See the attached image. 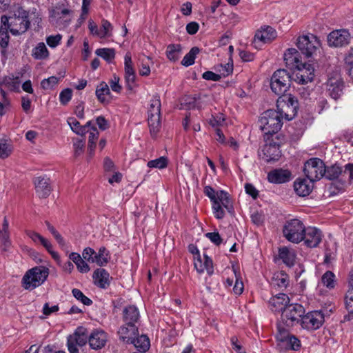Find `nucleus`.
I'll list each match as a JSON object with an SVG mask.
<instances>
[{
    "label": "nucleus",
    "mask_w": 353,
    "mask_h": 353,
    "mask_svg": "<svg viewBox=\"0 0 353 353\" xmlns=\"http://www.w3.org/2000/svg\"><path fill=\"white\" fill-rule=\"evenodd\" d=\"M276 105L278 110H266L260 118V127L265 134L276 133L283 125V117L290 121L296 114L297 101L293 97H279Z\"/></svg>",
    "instance_id": "1"
},
{
    "label": "nucleus",
    "mask_w": 353,
    "mask_h": 353,
    "mask_svg": "<svg viewBox=\"0 0 353 353\" xmlns=\"http://www.w3.org/2000/svg\"><path fill=\"white\" fill-rule=\"evenodd\" d=\"M1 23L7 26L13 35H19L27 31L30 22L28 19V12L19 5H15L12 10V15L1 16Z\"/></svg>",
    "instance_id": "2"
},
{
    "label": "nucleus",
    "mask_w": 353,
    "mask_h": 353,
    "mask_svg": "<svg viewBox=\"0 0 353 353\" xmlns=\"http://www.w3.org/2000/svg\"><path fill=\"white\" fill-rule=\"evenodd\" d=\"M203 192L210 199L213 214L217 219H222L224 217V209L230 213L232 212V202L227 192L216 191L211 186L206 185L204 187Z\"/></svg>",
    "instance_id": "3"
},
{
    "label": "nucleus",
    "mask_w": 353,
    "mask_h": 353,
    "mask_svg": "<svg viewBox=\"0 0 353 353\" xmlns=\"http://www.w3.org/2000/svg\"><path fill=\"white\" fill-rule=\"evenodd\" d=\"M49 269L43 265L36 266L28 270L22 279L23 287L32 290L41 285L48 277Z\"/></svg>",
    "instance_id": "4"
},
{
    "label": "nucleus",
    "mask_w": 353,
    "mask_h": 353,
    "mask_svg": "<svg viewBox=\"0 0 353 353\" xmlns=\"http://www.w3.org/2000/svg\"><path fill=\"white\" fill-rule=\"evenodd\" d=\"M304 232H305V225L297 219L286 221L283 228L285 238L293 243H299L303 241Z\"/></svg>",
    "instance_id": "5"
},
{
    "label": "nucleus",
    "mask_w": 353,
    "mask_h": 353,
    "mask_svg": "<svg viewBox=\"0 0 353 353\" xmlns=\"http://www.w3.org/2000/svg\"><path fill=\"white\" fill-rule=\"evenodd\" d=\"M291 80L292 77L287 70L284 69L276 70L271 78L270 86L272 92L280 97L286 96L284 94L289 89ZM288 96L292 97L291 94Z\"/></svg>",
    "instance_id": "6"
},
{
    "label": "nucleus",
    "mask_w": 353,
    "mask_h": 353,
    "mask_svg": "<svg viewBox=\"0 0 353 353\" xmlns=\"http://www.w3.org/2000/svg\"><path fill=\"white\" fill-rule=\"evenodd\" d=\"M73 14L70 6H57L50 12V19L57 27L65 28L70 23Z\"/></svg>",
    "instance_id": "7"
},
{
    "label": "nucleus",
    "mask_w": 353,
    "mask_h": 353,
    "mask_svg": "<svg viewBox=\"0 0 353 353\" xmlns=\"http://www.w3.org/2000/svg\"><path fill=\"white\" fill-rule=\"evenodd\" d=\"M303 171L306 177L312 181L319 180L326 173L324 163L319 158L309 159L304 165Z\"/></svg>",
    "instance_id": "8"
},
{
    "label": "nucleus",
    "mask_w": 353,
    "mask_h": 353,
    "mask_svg": "<svg viewBox=\"0 0 353 353\" xmlns=\"http://www.w3.org/2000/svg\"><path fill=\"white\" fill-rule=\"evenodd\" d=\"M88 341V333L86 328L78 327L72 334L68 337L67 346L70 353H79L78 347H82Z\"/></svg>",
    "instance_id": "9"
},
{
    "label": "nucleus",
    "mask_w": 353,
    "mask_h": 353,
    "mask_svg": "<svg viewBox=\"0 0 353 353\" xmlns=\"http://www.w3.org/2000/svg\"><path fill=\"white\" fill-rule=\"evenodd\" d=\"M296 46L306 57H311L321 46L319 39L312 34L303 35L297 39Z\"/></svg>",
    "instance_id": "10"
},
{
    "label": "nucleus",
    "mask_w": 353,
    "mask_h": 353,
    "mask_svg": "<svg viewBox=\"0 0 353 353\" xmlns=\"http://www.w3.org/2000/svg\"><path fill=\"white\" fill-rule=\"evenodd\" d=\"M304 313L303 307L298 303L289 304L281 313V321L287 327L292 326L298 322Z\"/></svg>",
    "instance_id": "11"
},
{
    "label": "nucleus",
    "mask_w": 353,
    "mask_h": 353,
    "mask_svg": "<svg viewBox=\"0 0 353 353\" xmlns=\"http://www.w3.org/2000/svg\"><path fill=\"white\" fill-rule=\"evenodd\" d=\"M324 321L323 312L321 310H314L302 316L301 325L305 330H315L321 327Z\"/></svg>",
    "instance_id": "12"
},
{
    "label": "nucleus",
    "mask_w": 353,
    "mask_h": 353,
    "mask_svg": "<svg viewBox=\"0 0 353 353\" xmlns=\"http://www.w3.org/2000/svg\"><path fill=\"white\" fill-rule=\"evenodd\" d=\"M294 70L292 79L298 83L304 85L313 80L314 69L311 64L304 61Z\"/></svg>",
    "instance_id": "13"
},
{
    "label": "nucleus",
    "mask_w": 353,
    "mask_h": 353,
    "mask_svg": "<svg viewBox=\"0 0 353 353\" xmlns=\"http://www.w3.org/2000/svg\"><path fill=\"white\" fill-rule=\"evenodd\" d=\"M88 29L93 36L97 37L99 39H108L112 37L113 27L106 19L101 21L100 28L92 19H90L88 21Z\"/></svg>",
    "instance_id": "14"
},
{
    "label": "nucleus",
    "mask_w": 353,
    "mask_h": 353,
    "mask_svg": "<svg viewBox=\"0 0 353 353\" xmlns=\"http://www.w3.org/2000/svg\"><path fill=\"white\" fill-rule=\"evenodd\" d=\"M26 234L36 244L42 245L47 252L51 255L53 259L59 261L60 259L58 252L53 250V245L52 243L47 239L44 238L38 232L33 230H26Z\"/></svg>",
    "instance_id": "15"
},
{
    "label": "nucleus",
    "mask_w": 353,
    "mask_h": 353,
    "mask_svg": "<svg viewBox=\"0 0 353 353\" xmlns=\"http://www.w3.org/2000/svg\"><path fill=\"white\" fill-rule=\"evenodd\" d=\"M350 41V34L346 30H336L330 33L327 42L330 46L342 47L347 45Z\"/></svg>",
    "instance_id": "16"
},
{
    "label": "nucleus",
    "mask_w": 353,
    "mask_h": 353,
    "mask_svg": "<svg viewBox=\"0 0 353 353\" xmlns=\"http://www.w3.org/2000/svg\"><path fill=\"white\" fill-rule=\"evenodd\" d=\"M323 238L322 232L315 227L305 228L304 232V244L309 248H316L321 242Z\"/></svg>",
    "instance_id": "17"
},
{
    "label": "nucleus",
    "mask_w": 353,
    "mask_h": 353,
    "mask_svg": "<svg viewBox=\"0 0 353 353\" xmlns=\"http://www.w3.org/2000/svg\"><path fill=\"white\" fill-rule=\"evenodd\" d=\"M278 330L279 333L276 336L277 341L286 343L291 350H297L300 348L301 341L298 338L290 335L281 325H278Z\"/></svg>",
    "instance_id": "18"
},
{
    "label": "nucleus",
    "mask_w": 353,
    "mask_h": 353,
    "mask_svg": "<svg viewBox=\"0 0 353 353\" xmlns=\"http://www.w3.org/2000/svg\"><path fill=\"white\" fill-rule=\"evenodd\" d=\"M124 70L126 85L129 90H132L135 86L136 73L130 52H127L124 57Z\"/></svg>",
    "instance_id": "19"
},
{
    "label": "nucleus",
    "mask_w": 353,
    "mask_h": 353,
    "mask_svg": "<svg viewBox=\"0 0 353 353\" xmlns=\"http://www.w3.org/2000/svg\"><path fill=\"white\" fill-rule=\"evenodd\" d=\"M108 341L107 334L102 330L96 329L88 335V342L93 350L101 349Z\"/></svg>",
    "instance_id": "20"
},
{
    "label": "nucleus",
    "mask_w": 353,
    "mask_h": 353,
    "mask_svg": "<svg viewBox=\"0 0 353 353\" xmlns=\"http://www.w3.org/2000/svg\"><path fill=\"white\" fill-rule=\"evenodd\" d=\"M34 184L37 196L40 198L48 197L51 192L50 179L44 176L34 179Z\"/></svg>",
    "instance_id": "21"
},
{
    "label": "nucleus",
    "mask_w": 353,
    "mask_h": 353,
    "mask_svg": "<svg viewBox=\"0 0 353 353\" xmlns=\"http://www.w3.org/2000/svg\"><path fill=\"white\" fill-rule=\"evenodd\" d=\"M275 37L276 32L272 27L267 26L262 28L261 30L257 31L254 36V46L256 48L261 47V44L270 42Z\"/></svg>",
    "instance_id": "22"
},
{
    "label": "nucleus",
    "mask_w": 353,
    "mask_h": 353,
    "mask_svg": "<svg viewBox=\"0 0 353 353\" xmlns=\"http://www.w3.org/2000/svg\"><path fill=\"white\" fill-rule=\"evenodd\" d=\"M283 59L286 66L292 70L298 68L304 63L302 61V57L299 52L295 48L288 49L284 53Z\"/></svg>",
    "instance_id": "23"
},
{
    "label": "nucleus",
    "mask_w": 353,
    "mask_h": 353,
    "mask_svg": "<svg viewBox=\"0 0 353 353\" xmlns=\"http://www.w3.org/2000/svg\"><path fill=\"white\" fill-rule=\"evenodd\" d=\"M290 299L287 294L281 293L270 299L269 301L270 310L274 312H283L289 305Z\"/></svg>",
    "instance_id": "24"
},
{
    "label": "nucleus",
    "mask_w": 353,
    "mask_h": 353,
    "mask_svg": "<svg viewBox=\"0 0 353 353\" xmlns=\"http://www.w3.org/2000/svg\"><path fill=\"white\" fill-rule=\"evenodd\" d=\"M120 339L127 343H131L138 335V329L136 324H125L120 327L118 331Z\"/></svg>",
    "instance_id": "25"
},
{
    "label": "nucleus",
    "mask_w": 353,
    "mask_h": 353,
    "mask_svg": "<svg viewBox=\"0 0 353 353\" xmlns=\"http://www.w3.org/2000/svg\"><path fill=\"white\" fill-rule=\"evenodd\" d=\"M314 181L308 178L297 179L294 183V189L300 196H305L310 194L313 189Z\"/></svg>",
    "instance_id": "26"
},
{
    "label": "nucleus",
    "mask_w": 353,
    "mask_h": 353,
    "mask_svg": "<svg viewBox=\"0 0 353 353\" xmlns=\"http://www.w3.org/2000/svg\"><path fill=\"white\" fill-rule=\"evenodd\" d=\"M291 178V173L288 170L275 169L270 171L268 174V179L270 183H283L289 181Z\"/></svg>",
    "instance_id": "27"
},
{
    "label": "nucleus",
    "mask_w": 353,
    "mask_h": 353,
    "mask_svg": "<svg viewBox=\"0 0 353 353\" xmlns=\"http://www.w3.org/2000/svg\"><path fill=\"white\" fill-rule=\"evenodd\" d=\"M204 265H202V257L201 255L194 257V268L199 273L206 271L208 274L214 272L212 260L205 253L203 254Z\"/></svg>",
    "instance_id": "28"
},
{
    "label": "nucleus",
    "mask_w": 353,
    "mask_h": 353,
    "mask_svg": "<svg viewBox=\"0 0 353 353\" xmlns=\"http://www.w3.org/2000/svg\"><path fill=\"white\" fill-rule=\"evenodd\" d=\"M92 277L94 284L101 288L105 289L110 285V274L105 269H97Z\"/></svg>",
    "instance_id": "29"
},
{
    "label": "nucleus",
    "mask_w": 353,
    "mask_h": 353,
    "mask_svg": "<svg viewBox=\"0 0 353 353\" xmlns=\"http://www.w3.org/2000/svg\"><path fill=\"white\" fill-rule=\"evenodd\" d=\"M342 91L343 83L339 79H329L327 81V92L332 99H339L342 94Z\"/></svg>",
    "instance_id": "30"
},
{
    "label": "nucleus",
    "mask_w": 353,
    "mask_h": 353,
    "mask_svg": "<svg viewBox=\"0 0 353 353\" xmlns=\"http://www.w3.org/2000/svg\"><path fill=\"white\" fill-rule=\"evenodd\" d=\"M263 158L267 162L277 161L281 156L279 145L276 144H267L263 149Z\"/></svg>",
    "instance_id": "31"
},
{
    "label": "nucleus",
    "mask_w": 353,
    "mask_h": 353,
    "mask_svg": "<svg viewBox=\"0 0 353 353\" xmlns=\"http://www.w3.org/2000/svg\"><path fill=\"white\" fill-rule=\"evenodd\" d=\"M337 283L335 274L330 270L326 271L321 278L320 281L318 283V288L321 286L326 288L329 290L334 289Z\"/></svg>",
    "instance_id": "32"
},
{
    "label": "nucleus",
    "mask_w": 353,
    "mask_h": 353,
    "mask_svg": "<svg viewBox=\"0 0 353 353\" xmlns=\"http://www.w3.org/2000/svg\"><path fill=\"white\" fill-rule=\"evenodd\" d=\"M140 315L138 308L134 305H128L123 310V320L126 324H136Z\"/></svg>",
    "instance_id": "33"
},
{
    "label": "nucleus",
    "mask_w": 353,
    "mask_h": 353,
    "mask_svg": "<svg viewBox=\"0 0 353 353\" xmlns=\"http://www.w3.org/2000/svg\"><path fill=\"white\" fill-rule=\"evenodd\" d=\"M0 243L3 250H6L10 245L9 223L6 217H4L2 228L0 230Z\"/></svg>",
    "instance_id": "34"
},
{
    "label": "nucleus",
    "mask_w": 353,
    "mask_h": 353,
    "mask_svg": "<svg viewBox=\"0 0 353 353\" xmlns=\"http://www.w3.org/2000/svg\"><path fill=\"white\" fill-rule=\"evenodd\" d=\"M279 256L287 265L292 266L294 265L296 254L293 250L287 247L281 248L279 250Z\"/></svg>",
    "instance_id": "35"
},
{
    "label": "nucleus",
    "mask_w": 353,
    "mask_h": 353,
    "mask_svg": "<svg viewBox=\"0 0 353 353\" xmlns=\"http://www.w3.org/2000/svg\"><path fill=\"white\" fill-rule=\"evenodd\" d=\"M182 53V47L180 44H170L166 48V57L172 62H176L179 60Z\"/></svg>",
    "instance_id": "36"
},
{
    "label": "nucleus",
    "mask_w": 353,
    "mask_h": 353,
    "mask_svg": "<svg viewBox=\"0 0 353 353\" xmlns=\"http://www.w3.org/2000/svg\"><path fill=\"white\" fill-rule=\"evenodd\" d=\"M110 259L109 251L105 247H101L94 256L92 263H97L99 266L105 265Z\"/></svg>",
    "instance_id": "37"
},
{
    "label": "nucleus",
    "mask_w": 353,
    "mask_h": 353,
    "mask_svg": "<svg viewBox=\"0 0 353 353\" xmlns=\"http://www.w3.org/2000/svg\"><path fill=\"white\" fill-rule=\"evenodd\" d=\"M32 56L37 60L46 59L49 57V51L43 42L39 43L32 50Z\"/></svg>",
    "instance_id": "38"
},
{
    "label": "nucleus",
    "mask_w": 353,
    "mask_h": 353,
    "mask_svg": "<svg viewBox=\"0 0 353 353\" xmlns=\"http://www.w3.org/2000/svg\"><path fill=\"white\" fill-rule=\"evenodd\" d=\"M68 123L70 126L72 130L79 135H83L88 132V128H89L92 123L91 121L87 122L85 125H81L80 123L74 118H70L68 120Z\"/></svg>",
    "instance_id": "39"
},
{
    "label": "nucleus",
    "mask_w": 353,
    "mask_h": 353,
    "mask_svg": "<svg viewBox=\"0 0 353 353\" xmlns=\"http://www.w3.org/2000/svg\"><path fill=\"white\" fill-rule=\"evenodd\" d=\"M131 343L133 344L140 352H145L150 346V340L145 335L139 336L137 335Z\"/></svg>",
    "instance_id": "40"
},
{
    "label": "nucleus",
    "mask_w": 353,
    "mask_h": 353,
    "mask_svg": "<svg viewBox=\"0 0 353 353\" xmlns=\"http://www.w3.org/2000/svg\"><path fill=\"white\" fill-rule=\"evenodd\" d=\"M110 94L109 87L105 82L100 83L96 89L97 99L102 103H107L108 100L107 96Z\"/></svg>",
    "instance_id": "41"
},
{
    "label": "nucleus",
    "mask_w": 353,
    "mask_h": 353,
    "mask_svg": "<svg viewBox=\"0 0 353 353\" xmlns=\"http://www.w3.org/2000/svg\"><path fill=\"white\" fill-rule=\"evenodd\" d=\"M288 276L283 272H280L274 274L272 284L280 289H283L288 286Z\"/></svg>",
    "instance_id": "42"
},
{
    "label": "nucleus",
    "mask_w": 353,
    "mask_h": 353,
    "mask_svg": "<svg viewBox=\"0 0 353 353\" xmlns=\"http://www.w3.org/2000/svg\"><path fill=\"white\" fill-rule=\"evenodd\" d=\"M88 150L90 154L93 155L94 150L96 148V142L99 138V131L96 127H92L90 130L88 128Z\"/></svg>",
    "instance_id": "43"
},
{
    "label": "nucleus",
    "mask_w": 353,
    "mask_h": 353,
    "mask_svg": "<svg viewBox=\"0 0 353 353\" xmlns=\"http://www.w3.org/2000/svg\"><path fill=\"white\" fill-rule=\"evenodd\" d=\"M161 115H148V125L150 133L155 136L161 128Z\"/></svg>",
    "instance_id": "44"
},
{
    "label": "nucleus",
    "mask_w": 353,
    "mask_h": 353,
    "mask_svg": "<svg viewBox=\"0 0 353 353\" xmlns=\"http://www.w3.org/2000/svg\"><path fill=\"white\" fill-rule=\"evenodd\" d=\"M161 101L158 94H154L150 100L148 115H161Z\"/></svg>",
    "instance_id": "45"
},
{
    "label": "nucleus",
    "mask_w": 353,
    "mask_h": 353,
    "mask_svg": "<svg viewBox=\"0 0 353 353\" xmlns=\"http://www.w3.org/2000/svg\"><path fill=\"white\" fill-rule=\"evenodd\" d=\"M3 84L12 91H19L21 81L19 77H6L3 81Z\"/></svg>",
    "instance_id": "46"
},
{
    "label": "nucleus",
    "mask_w": 353,
    "mask_h": 353,
    "mask_svg": "<svg viewBox=\"0 0 353 353\" xmlns=\"http://www.w3.org/2000/svg\"><path fill=\"white\" fill-rule=\"evenodd\" d=\"M199 48H192L190 52L184 56L181 61V64L185 67L193 65L194 63L196 56L199 54Z\"/></svg>",
    "instance_id": "47"
},
{
    "label": "nucleus",
    "mask_w": 353,
    "mask_h": 353,
    "mask_svg": "<svg viewBox=\"0 0 353 353\" xmlns=\"http://www.w3.org/2000/svg\"><path fill=\"white\" fill-rule=\"evenodd\" d=\"M168 159L165 157H161L154 160L149 161L147 163L150 168L163 169L168 166Z\"/></svg>",
    "instance_id": "48"
},
{
    "label": "nucleus",
    "mask_w": 353,
    "mask_h": 353,
    "mask_svg": "<svg viewBox=\"0 0 353 353\" xmlns=\"http://www.w3.org/2000/svg\"><path fill=\"white\" fill-rule=\"evenodd\" d=\"M95 53L107 61H112L115 57V51L112 48H99Z\"/></svg>",
    "instance_id": "49"
},
{
    "label": "nucleus",
    "mask_w": 353,
    "mask_h": 353,
    "mask_svg": "<svg viewBox=\"0 0 353 353\" xmlns=\"http://www.w3.org/2000/svg\"><path fill=\"white\" fill-rule=\"evenodd\" d=\"M345 306L350 314H353V285L347 291L345 298Z\"/></svg>",
    "instance_id": "50"
},
{
    "label": "nucleus",
    "mask_w": 353,
    "mask_h": 353,
    "mask_svg": "<svg viewBox=\"0 0 353 353\" xmlns=\"http://www.w3.org/2000/svg\"><path fill=\"white\" fill-rule=\"evenodd\" d=\"M12 150V145L6 140H0V158L6 159L8 157Z\"/></svg>",
    "instance_id": "51"
},
{
    "label": "nucleus",
    "mask_w": 353,
    "mask_h": 353,
    "mask_svg": "<svg viewBox=\"0 0 353 353\" xmlns=\"http://www.w3.org/2000/svg\"><path fill=\"white\" fill-rule=\"evenodd\" d=\"M7 26H4L3 24L0 28V45L2 48H6L8 45L9 35L8 33Z\"/></svg>",
    "instance_id": "52"
},
{
    "label": "nucleus",
    "mask_w": 353,
    "mask_h": 353,
    "mask_svg": "<svg viewBox=\"0 0 353 353\" xmlns=\"http://www.w3.org/2000/svg\"><path fill=\"white\" fill-rule=\"evenodd\" d=\"M72 292L73 296L84 305H90L92 304V301L91 299L85 296L80 290L73 289Z\"/></svg>",
    "instance_id": "53"
},
{
    "label": "nucleus",
    "mask_w": 353,
    "mask_h": 353,
    "mask_svg": "<svg viewBox=\"0 0 353 353\" xmlns=\"http://www.w3.org/2000/svg\"><path fill=\"white\" fill-rule=\"evenodd\" d=\"M59 81V78L54 76H52L48 79H43L41 83V85L43 89H51L58 83Z\"/></svg>",
    "instance_id": "54"
},
{
    "label": "nucleus",
    "mask_w": 353,
    "mask_h": 353,
    "mask_svg": "<svg viewBox=\"0 0 353 353\" xmlns=\"http://www.w3.org/2000/svg\"><path fill=\"white\" fill-rule=\"evenodd\" d=\"M72 91L70 88H65L62 90L59 94L60 103L63 105H66L72 99Z\"/></svg>",
    "instance_id": "55"
},
{
    "label": "nucleus",
    "mask_w": 353,
    "mask_h": 353,
    "mask_svg": "<svg viewBox=\"0 0 353 353\" xmlns=\"http://www.w3.org/2000/svg\"><path fill=\"white\" fill-rule=\"evenodd\" d=\"M234 273L235 274L236 281L233 287V292L235 294L240 295L243 291V283L241 278L237 276L236 271L235 270H234Z\"/></svg>",
    "instance_id": "56"
},
{
    "label": "nucleus",
    "mask_w": 353,
    "mask_h": 353,
    "mask_svg": "<svg viewBox=\"0 0 353 353\" xmlns=\"http://www.w3.org/2000/svg\"><path fill=\"white\" fill-rule=\"evenodd\" d=\"M61 38L62 37L59 34L50 35L46 38V43L50 48H56L59 45Z\"/></svg>",
    "instance_id": "57"
},
{
    "label": "nucleus",
    "mask_w": 353,
    "mask_h": 353,
    "mask_svg": "<svg viewBox=\"0 0 353 353\" xmlns=\"http://www.w3.org/2000/svg\"><path fill=\"white\" fill-rule=\"evenodd\" d=\"M345 63L348 66L350 76L353 79V48L350 50L345 59Z\"/></svg>",
    "instance_id": "58"
},
{
    "label": "nucleus",
    "mask_w": 353,
    "mask_h": 353,
    "mask_svg": "<svg viewBox=\"0 0 353 353\" xmlns=\"http://www.w3.org/2000/svg\"><path fill=\"white\" fill-rule=\"evenodd\" d=\"M341 170L338 166H332L326 170V177L329 179H334L339 176Z\"/></svg>",
    "instance_id": "59"
},
{
    "label": "nucleus",
    "mask_w": 353,
    "mask_h": 353,
    "mask_svg": "<svg viewBox=\"0 0 353 353\" xmlns=\"http://www.w3.org/2000/svg\"><path fill=\"white\" fill-rule=\"evenodd\" d=\"M224 121H225L224 116L222 114H219L216 116H213L210 119L209 123L212 127H218V126L222 125L223 124Z\"/></svg>",
    "instance_id": "60"
},
{
    "label": "nucleus",
    "mask_w": 353,
    "mask_h": 353,
    "mask_svg": "<svg viewBox=\"0 0 353 353\" xmlns=\"http://www.w3.org/2000/svg\"><path fill=\"white\" fill-rule=\"evenodd\" d=\"M96 252L94 249L88 247L85 248L82 252V256L84 260H86L89 262L92 263V260H94V256L95 255Z\"/></svg>",
    "instance_id": "61"
},
{
    "label": "nucleus",
    "mask_w": 353,
    "mask_h": 353,
    "mask_svg": "<svg viewBox=\"0 0 353 353\" xmlns=\"http://www.w3.org/2000/svg\"><path fill=\"white\" fill-rule=\"evenodd\" d=\"M205 236L216 245H220L222 241L221 237L218 232H208L205 234Z\"/></svg>",
    "instance_id": "62"
},
{
    "label": "nucleus",
    "mask_w": 353,
    "mask_h": 353,
    "mask_svg": "<svg viewBox=\"0 0 353 353\" xmlns=\"http://www.w3.org/2000/svg\"><path fill=\"white\" fill-rule=\"evenodd\" d=\"M110 88L112 91L116 92H120L121 90V86L119 85V78L114 75L110 82Z\"/></svg>",
    "instance_id": "63"
},
{
    "label": "nucleus",
    "mask_w": 353,
    "mask_h": 353,
    "mask_svg": "<svg viewBox=\"0 0 353 353\" xmlns=\"http://www.w3.org/2000/svg\"><path fill=\"white\" fill-rule=\"evenodd\" d=\"M58 310L59 306L57 305L50 306L48 303H45L43 307V313L46 316H49L52 313L57 312Z\"/></svg>",
    "instance_id": "64"
}]
</instances>
